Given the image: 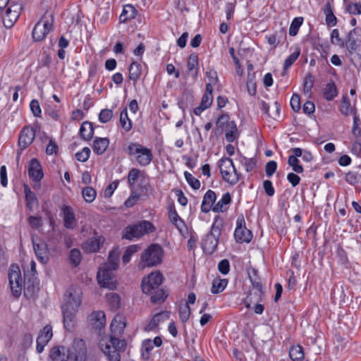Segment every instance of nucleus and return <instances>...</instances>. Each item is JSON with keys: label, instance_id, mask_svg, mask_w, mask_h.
<instances>
[{"label": "nucleus", "instance_id": "obj_1", "mask_svg": "<svg viewBox=\"0 0 361 361\" xmlns=\"http://www.w3.org/2000/svg\"><path fill=\"white\" fill-rule=\"evenodd\" d=\"M126 326L125 318L121 315H116L111 324V335L109 339L99 343L102 351L108 357L109 361H121L120 352L125 350L126 341L119 339L117 336L123 334Z\"/></svg>", "mask_w": 361, "mask_h": 361}, {"label": "nucleus", "instance_id": "obj_2", "mask_svg": "<svg viewBox=\"0 0 361 361\" xmlns=\"http://www.w3.org/2000/svg\"><path fill=\"white\" fill-rule=\"evenodd\" d=\"M82 291L78 286L69 287L64 295V302L61 305L64 328L72 331L75 325V315L82 302Z\"/></svg>", "mask_w": 361, "mask_h": 361}, {"label": "nucleus", "instance_id": "obj_3", "mask_svg": "<svg viewBox=\"0 0 361 361\" xmlns=\"http://www.w3.org/2000/svg\"><path fill=\"white\" fill-rule=\"evenodd\" d=\"M223 226V219L219 216H215L210 231L202 239L201 246L205 254L212 255L216 251Z\"/></svg>", "mask_w": 361, "mask_h": 361}, {"label": "nucleus", "instance_id": "obj_4", "mask_svg": "<svg viewBox=\"0 0 361 361\" xmlns=\"http://www.w3.org/2000/svg\"><path fill=\"white\" fill-rule=\"evenodd\" d=\"M125 152L128 154L131 160H134L142 167L149 165L154 157L151 149L138 142H130L126 148Z\"/></svg>", "mask_w": 361, "mask_h": 361}, {"label": "nucleus", "instance_id": "obj_5", "mask_svg": "<svg viewBox=\"0 0 361 361\" xmlns=\"http://www.w3.org/2000/svg\"><path fill=\"white\" fill-rule=\"evenodd\" d=\"M155 227L149 221H142L141 222L133 225H129L123 231L122 238L132 240L134 238H140L147 233L155 231Z\"/></svg>", "mask_w": 361, "mask_h": 361}, {"label": "nucleus", "instance_id": "obj_6", "mask_svg": "<svg viewBox=\"0 0 361 361\" xmlns=\"http://www.w3.org/2000/svg\"><path fill=\"white\" fill-rule=\"evenodd\" d=\"M219 167L224 180L230 185H235L240 179L241 174L237 171L231 158H221L219 161Z\"/></svg>", "mask_w": 361, "mask_h": 361}, {"label": "nucleus", "instance_id": "obj_7", "mask_svg": "<svg viewBox=\"0 0 361 361\" xmlns=\"http://www.w3.org/2000/svg\"><path fill=\"white\" fill-rule=\"evenodd\" d=\"M163 254L164 251L161 245L152 244L142 254L141 261L144 267H156L161 263Z\"/></svg>", "mask_w": 361, "mask_h": 361}, {"label": "nucleus", "instance_id": "obj_8", "mask_svg": "<svg viewBox=\"0 0 361 361\" xmlns=\"http://www.w3.org/2000/svg\"><path fill=\"white\" fill-rule=\"evenodd\" d=\"M8 281L13 295L18 298L22 293L23 281L18 265L12 264L8 270Z\"/></svg>", "mask_w": 361, "mask_h": 361}, {"label": "nucleus", "instance_id": "obj_9", "mask_svg": "<svg viewBox=\"0 0 361 361\" xmlns=\"http://www.w3.org/2000/svg\"><path fill=\"white\" fill-rule=\"evenodd\" d=\"M39 128V127L37 126L35 127L25 126L22 128L18 136V147L20 148V152H18V155L33 142L36 131Z\"/></svg>", "mask_w": 361, "mask_h": 361}, {"label": "nucleus", "instance_id": "obj_10", "mask_svg": "<svg viewBox=\"0 0 361 361\" xmlns=\"http://www.w3.org/2000/svg\"><path fill=\"white\" fill-rule=\"evenodd\" d=\"M22 10L23 6L21 4L13 2L11 3L6 8V12L2 16L4 25L6 28L12 27L19 18Z\"/></svg>", "mask_w": 361, "mask_h": 361}, {"label": "nucleus", "instance_id": "obj_11", "mask_svg": "<svg viewBox=\"0 0 361 361\" xmlns=\"http://www.w3.org/2000/svg\"><path fill=\"white\" fill-rule=\"evenodd\" d=\"M111 269L100 266L97 272V281L101 287L114 290L116 288V282Z\"/></svg>", "mask_w": 361, "mask_h": 361}, {"label": "nucleus", "instance_id": "obj_12", "mask_svg": "<svg viewBox=\"0 0 361 361\" xmlns=\"http://www.w3.org/2000/svg\"><path fill=\"white\" fill-rule=\"evenodd\" d=\"M53 26V16H51V20L41 19L35 25L32 36L35 42L42 41L46 36L49 34Z\"/></svg>", "mask_w": 361, "mask_h": 361}, {"label": "nucleus", "instance_id": "obj_13", "mask_svg": "<svg viewBox=\"0 0 361 361\" xmlns=\"http://www.w3.org/2000/svg\"><path fill=\"white\" fill-rule=\"evenodd\" d=\"M234 237L238 243H250L252 238L251 231L245 226V221L243 215L238 217L236 220V228L234 232Z\"/></svg>", "mask_w": 361, "mask_h": 361}, {"label": "nucleus", "instance_id": "obj_14", "mask_svg": "<svg viewBox=\"0 0 361 361\" xmlns=\"http://www.w3.org/2000/svg\"><path fill=\"white\" fill-rule=\"evenodd\" d=\"M24 295L27 299L34 298L39 290V280L35 274L24 273L23 281Z\"/></svg>", "mask_w": 361, "mask_h": 361}, {"label": "nucleus", "instance_id": "obj_15", "mask_svg": "<svg viewBox=\"0 0 361 361\" xmlns=\"http://www.w3.org/2000/svg\"><path fill=\"white\" fill-rule=\"evenodd\" d=\"M163 281V275L159 271L152 272L147 276L144 278L142 281V290L145 294L151 293L154 289H157Z\"/></svg>", "mask_w": 361, "mask_h": 361}, {"label": "nucleus", "instance_id": "obj_16", "mask_svg": "<svg viewBox=\"0 0 361 361\" xmlns=\"http://www.w3.org/2000/svg\"><path fill=\"white\" fill-rule=\"evenodd\" d=\"M28 176L35 183L33 185L35 189L39 188L40 184L39 183L44 177L42 166L39 161L36 159H32L29 162L28 166Z\"/></svg>", "mask_w": 361, "mask_h": 361}, {"label": "nucleus", "instance_id": "obj_17", "mask_svg": "<svg viewBox=\"0 0 361 361\" xmlns=\"http://www.w3.org/2000/svg\"><path fill=\"white\" fill-rule=\"evenodd\" d=\"M69 354L73 361H86L87 347L85 342L82 339H75Z\"/></svg>", "mask_w": 361, "mask_h": 361}, {"label": "nucleus", "instance_id": "obj_18", "mask_svg": "<svg viewBox=\"0 0 361 361\" xmlns=\"http://www.w3.org/2000/svg\"><path fill=\"white\" fill-rule=\"evenodd\" d=\"M33 249L37 259L42 264H47L49 262V248L47 244L41 239L35 240L32 238Z\"/></svg>", "mask_w": 361, "mask_h": 361}, {"label": "nucleus", "instance_id": "obj_19", "mask_svg": "<svg viewBox=\"0 0 361 361\" xmlns=\"http://www.w3.org/2000/svg\"><path fill=\"white\" fill-rule=\"evenodd\" d=\"M53 336L52 327L50 325H46L42 330L40 331L37 338L36 350L38 353L44 351V347Z\"/></svg>", "mask_w": 361, "mask_h": 361}, {"label": "nucleus", "instance_id": "obj_20", "mask_svg": "<svg viewBox=\"0 0 361 361\" xmlns=\"http://www.w3.org/2000/svg\"><path fill=\"white\" fill-rule=\"evenodd\" d=\"M69 357V350L65 346L56 345L51 348L48 361H67Z\"/></svg>", "mask_w": 361, "mask_h": 361}, {"label": "nucleus", "instance_id": "obj_21", "mask_svg": "<svg viewBox=\"0 0 361 361\" xmlns=\"http://www.w3.org/2000/svg\"><path fill=\"white\" fill-rule=\"evenodd\" d=\"M216 194L212 190H208L203 196L201 204V212L208 213L211 210L214 212V207L216 200Z\"/></svg>", "mask_w": 361, "mask_h": 361}, {"label": "nucleus", "instance_id": "obj_22", "mask_svg": "<svg viewBox=\"0 0 361 361\" xmlns=\"http://www.w3.org/2000/svg\"><path fill=\"white\" fill-rule=\"evenodd\" d=\"M61 212L64 226L68 229H73L76 225V219L73 209L70 206L63 205Z\"/></svg>", "mask_w": 361, "mask_h": 361}, {"label": "nucleus", "instance_id": "obj_23", "mask_svg": "<svg viewBox=\"0 0 361 361\" xmlns=\"http://www.w3.org/2000/svg\"><path fill=\"white\" fill-rule=\"evenodd\" d=\"M23 189L26 202V207L29 211L32 212L34 207L38 205V200L35 193L31 190L27 184L23 185Z\"/></svg>", "mask_w": 361, "mask_h": 361}, {"label": "nucleus", "instance_id": "obj_24", "mask_svg": "<svg viewBox=\"0 0 361 361\" xmlns=\"http://www.w3.org/2000/svg\"><path fill=\"white\" fill-rule=\"evenodd\" d=\"M110 141L107 137H96L94 140L92 149L97 155L103 154L109 145Z\"/></svg>", "mask_w": 361, "mask_h": 361}, {"label": "nucleus", "instance_id": "obj_25", "mask_svg": "<svg viewBox=\"0 0 361 361\" xmlns=\"http://www.w3.org/2000/svg\"><path fill=\"white\" fill-rule=\"evenodd\" d=\"M198 63L197 54L195 53L190 54L187 62V67L189 74L195 80L197 79L199 73Z\"/></svg>", "mask_w": 361, "mask_h": 361}, {"label": "nucleus", "instance_id": "obj_26", "mask_svg": "<svg viewBox=\"0 0 361 361\" xmlns=\"http://www.w3.org/2000/svg\"><path fill=\"white\" fill-rule=\"evenodd\" d=\"M104 240L102 236L91 238L84 243L83 248L88 252H96L99 250Z\"/></svg>", "mask_w": 361, "mask_h": 361}, {"label": "nucleus", "instance_id": "obj_27", "mask_svg": "<svg viewBox=\"0 0 361 361\" xmlns=\"http://www.w3.org/2000/svg\"><path fill=\"white\" fill-rule=\"evenodd\" d=\"M170 317V313L169 312H160L156 314L149 324L145 326V330L146 331H151L156 329L159 324L167 319Z\"/></svg>", "mask_w": 361, "mask_h": 361}, {"label": "nucleus", "instance_id": "obj_28", "mask_svg": "<svg viewBox=\"0 0 361 361\" xmlns=\"http://www.w3.org/2000/svg\"><path fill=\"white\" fill-rule=\"evenodd\" d=\"M232 197L229 192L224 193L221 198L215 204L214 212L224 213L228 209V205L231 203Z\"/></svg>", "mask_w": 361, "mask_h": 361}, {"label": "nucleus", "instance_id": "obj_29", "mask_svg": "<svg viewBox=\"0 0 361 361\" xmlns=\"http://www.w3.org/2000/svg\"><path fill=\"white\" fill-rule=\"evenodd\" d=\"M324 98L327 101H332L338 96V91L333 80H330L322 90Z\"/></svg>", "mask_w": 361, "mask_h": 361}, {"label": "nucleus", "instance_id": "obj_30", "mask_svg": "<svg viewBox=\"0 0 361 361\" xmlns=\"http://www.w3.org/2000/svg\"><path fill=\"white\" fill-rule=\"evenodd\" d=\"M263 295L264 291L262 288L260 290H255L254 292L250 290V293L243 300V303L245 307L250 309L252 303L262 302Z\"/></svg>", "mask_w": 361, "mask_h": 361}, {"label": "nucleus", "instance_id": "obj_31", "mask_svg": "<svg viewBox=\"0 0 361 361\" xmlns=\"http://www.w3.org/2000/svg\"><path fill=\"white\" fill-rule=\"evenodd\" d=\"M79 134L83 140H90L94 135V128L92 123L89 121L83 122L80 126Z\"/></svg>", "mask_w": 361, "mask_h": 361}, {"label": "nucleus", "instance_id": "obj_32", "mask_svg": "<svg viewBox=\"0 0 361 361\" xmlns=\"http://www.w3.org/2000/svg\"><path fill=\"white\" fill-rule=\"evenodd\" d=\"M249 279L252 283V288L255 290L262 288V280L259 276L258 270L254 267H250L247 269Z\"/></svg>", "mask_w": 361, "mask_h": 361}, {"label": "nucleus", "instance_id": "obj_33", "mask_svg": "<svg viewBox=\"0 0 361 361\" xmlns=\"http://www.w3.org/2000/svg\"><path fill=\"white\" fill-rule=\"evenodd\" d=\"M137 10L130 4L125 5L119 17L120 23H126L135 18Z\"/></svg>", "mask_w": 361, "mask_h": 361}, {"label": "nucleus", "instance_id": "obj_34", "mask_svg": "<svg viewBox=\"0 0 361 361\" xmlns=\"http://www.w3.org/2000/svg\"><path fill=\"white\" fill-rule=\"evenodd\" d=\"M119 265V253L116 250H111L108 256L106 262L102 264V266L116 271Z\"/></svg>", "mask_w": 361, "mask_h": 361}, {"label": "nucleus", "instance_id": "obj_35", "mask_svg": "<svg viewBox=\"0 0 361 361\" xmlns=\"http://www.w3.org/2000/svg\"><path fill=\"white\" fill-rule=\"evenodd\" d=\"M128 71L129 79L133 80V85H135L141 75L142 66L139 63L133 61L128 68Z\"/></svg>", "mask_w": 361, "mask_h": 361}, {"label": "nucleus", "instance_id": "obj_36", "mask_svg": "<svg viewBox=\"0 0 361 361\" xmlns=\"http://www.w3.org/2000/svg\"><path fill=\"white\" fill-rule=\"evenodd\" d=\"M323 11L325 15V20L327 26H335L337 24V18L334 14L333 9L329 2H327L324 5Z\"/></svg>", "mask_w": 361, "mask_h": 361}, {"label": "nucleus", "instance_id": "obj_37", "mask_svg": "<svg viewBox=\"0 0 361 361\" xmlns=\"http://www.w3.org/2000/svg\"><path fill=\"white\" fill-rule=\"evenodd\" d=\"M345 10L350 15L356 16L361 15V3L352 2L350 0H343Z\"/></svg>", "mask_w": 361, "mask_h": 361}, {"label": "nucleus", "instance_id": "obj_38", "mask_svg": "<svg viewBox=\"0 0 361 361\" xmlns=\"http://www.w3.org/2000/svg\"><path fill=\"white\" fill-rule=\"evenodd\" d=\"M226 131V139L229 142H233L238 137V128L235 121L231 123L224 129Z\"/></svg>", "mask_w": 361, "mask_h": 361}, {"label": "nucleus", "instance_id": "obj_39", "mask_svg": "<svg viewBox=\"0 0 361 361\" xmlns=\"http://www.w3.org/2000/svg\"><path fill=\"white\" fill-rule=\"evenodd\" d=\"M228 279L216 278L212 281L211 292L213 294H218L224 290L228 284Z\"/></svg>", "mask_w": 361, "mask_h": 361}, {"label": "nucleus", "instance_id": "obj_40", "mask_svg": "<svg viewBox=\"0 0 361 361\" xmlns=\"http://www.w3.org/2000/svg\"><path fill=\"white\" fill-rule=\"evenodd\" d=\"M360 41L357 37H355L347 35L345 43L350 55H352L360 47Z\"/></svg>", "mask_w": 361, "mask_h": 361}, {"label": "nucleus", "instance_id": "obj_41", "mask_svg": "<svg viewBox=\"0 0 361 361\" xmlns=\"http://www.w3.org/2000/svg\"><path fill=\"white\" fill-rule=\"evenodd\" d=\"M151 302L152 303H159L164 302L168 297V293L162 288L154 289L151 293Z\"/></svg>", "mask_w": 361, "mask_h": 361}, {"label": "nucleus", "instance_id": "obj_42", "mask_svg": "<svg viewBox=\"0 0 361 361\" xmlns=\"http://www.w3.org/2000/svg\"><path fill=\"white\" fill-rule=\"evenodd\" d=\"M289 356L293 361H301L304 359L303 348L301 345H293L290 348Z\"/></svg>", "mask_w": 361, "mask_h": 361}, {"label": "nucleus", "instance_id": "obj_43", "mask_svg": "<svg viewBox=\"0 0 361 361\" xmlns=\"http://www.w3.org/2000/svg\"><path fill=\"white\" fill-rule=\"evenodd\" d=\"M351 104L349 97L347 94L343 95L341 102L339 106V111L345 116H348L351 114Z\"/></svg>", "mask_w": 361, "mask_h": 361}, {"label": "nucleus", "instance_id": "obj_44", "mask_svg": "<svg viewBox=\"0 0 361 361\" xmlns=\"http://www.w3.org/2000/svg\"><path fill=\"white\" fill-rule=\"evenodd\" d=\"M153 348L154 346L151 339H146L142 341L141 355L144 360L147 361L149 359L150 353Z\"/></svg>", "mask_w": 361, "mask_h": 361}, {"label": "nucleus", "instance_id": "obj_45", "mask_svg": "<svg viewBox=\"0 0 361 361\" xmlns=\"http://www.w3.org/2000/svg\"><path fill=\"white\" fill-rule=\"evenodd\" d=\"M143 174L144 173L137 168L130 169L127 176L129 187L133 188L138 178Z\"/></svg>", "mask_w": 361, "mask_h": 361}, {"label": "nucleus", "instance_id": "obj_46", "mask_svg": "<svg viewBox=\"0 0 361 361\" xmlns=\"http://www.w3.org/2000/svg\"><path fill=\"white\" fill-rule=\"evenodd\" d=\"M91 320L94 322V325L97 327H102L106 323V317L103 311H94L92 313Z\"/></svg>", "mask_w": 361, "mask_h": 361}, {"label": "nucleus", "instance_id": "obj_47", "mask_svg": "<svg viewBox=\"0 0 361 361\" xmlns=\"http://www.w3.org/2000/svg\"><path fill=\"white\" fill-rule=\"evenodd\" d=\"M120 123L121 127L126 131L128 132L132 128V122L128 116L127 108L125 107L120 114Z\"/></svg>", "mask_w": 361, "mask_h": 361}, {"label": "nucleus", "instance_id": "obj_48", "mask_svg": "<svg viewBox=\"0 0 361 361\" xmlns=\"http://www.w3.org/2000/svg\"><path fill=\"white\" fill-rule=\"evenodd\" d=\"M140 247L137 245H131L126 247L123 257L122 262L124 264H127L131 259V257L139 251Z\"/></svg>", "mask_w": 361, "mask_h": 361}, {"label": "nucleus", "instance_id": "obj_49", "mask_svg": "<svg viewBox=\"0 0 361 361\" xmlns=\"http://www.w3.org/2000/svg\"><path fill=\"white\" fill-rule=\"evenodd\" d=\"M247 88L250 95L255 96L257 92L255 73H249L247 78Z\"/></svg>", "mask_w": 361, "mask_h": 361}, {"label": "nucleus", "instance_id": "obj_50", "mask_svg": "<svg viewBox=\"0 0 361 361\" xmlns=\"http://www.w3.org/2000/svg\"><path fill=\"white\" fill-rule=\"evenodd\" d=\"M240 162L244 166L247 173L251 172L257 166V160L255 158H247L244 156H241Z\"/></svg>", "mask_w": 361, "mask_h": 361}, {"label": "nucleus", "instance_id": "obj_51", "mask_svg": "<svg viewBox=\"0 0 361 361\" xmlns=\"http://www.w3.org/2000/svg\"><path fill=\"white\" fill-rule=\"evenodd\" d=\"M345 180L348 184L355 186L361 180V174L356 171H350L345 174Z\"/></svg>", "mask_w": 361, "mask_h": 361}, {"label": "nucleus", "instance_id": "obj_52", "mask_svg": "<svg viewBox=\"0 0 361 361\" xmlns=\"http://www.w3.org/2000/svg\"><path fill=\"white\" fill-rule=\"evenodd\" d=\"M82 195L86 202H92L97 196L96 190L92 187H85L82 190Z\"/></svg>", "mask_w": 361, "mask_h": 361}, {"label": "nucleus", "instance_id": "obj_53", "mask_svg": "<svg viewBox=\"0 0 361 361\" xmlns=\"http://www.w3.org/2000/svg\"><path fill=\"white\" fill-rule=\"evenodd\" d=\"M331 42L332 44L343 48L345 45V41L341 38L338 29H334L331 32Z\"/></svg>", "mask_w": 361, "mask_h": 361}, {"label": "nucleus", "instance_id": "obj_54", "mask_svg": "<svg viewBox=\"0 0 361 361\" xmlns=\"http://www.w3.org/2000/svg\"><path fill=\"white\" fill-rule=\"evenodd\" d=\"M303 23V18L302 17H296L295 18L290 25L289 27V35L290 36H295L299 30V28L302 25Z\"/></svg>", "mask_w": 361, "mask_h": 361}, {"label": "nucleus", "instance_id": "obj_55", "mask_svg": "<svg viewBox=\"0 0 361 361\" xmlns=\"http://www.w3.org/2000/svg\"><path fill=\"white\" fill-rule=\"evenodd\" d=\"M300 54V48L297 47L295 51L291 54L284 61L283 63V70H287L295 62Z\"/></svg>", "mask_w": 361, "mask_h": 361}, {"label": "nucleus", "instance_id": "obj_56", "mask_svg": "<svg viewBox=\"0 0 361 361\" xmlns=\"http://www.w3.org/2000/svg\"><path fill=\"white\" fill-rule=\"evenodd\" d=\"M193 102V96L190 93H184L178 104L180 109L185 111L188 108L189 104Z\"/></svg>", "mask_w": 361, "mask_h": 361}, {"label": "nucleus", "instance_id": "obj_57", "mask_svg": "<svg viewBox=\"0 0 361 361\" xmlns=\"http://www.w3.org/2000/svg\"><path fill=\"white\" fill-rule=\"evenodd\" d=\"M69 260L73 267H78L81 262V253L78 249H72L69 254Z\"/></svg>", "mask_w": 361, "mask_h": 361}, {"label": "nucleus", "instance_id": "obj_58", "mask_svg": "<svg viewBox=\"0 0 361 361\" xmlns=\"http://www.w3.org/2000/svg\"><path fill=\"white\" fill-rule=\"evenodd\" d=\"M230 117L228 114H221L216 122V126L218 130L222 131L230 123Z\"/></svg>", "mask_w": 361, "mask_h": 361}, {"label": "nucleus", "instance_id": "obj_59", "mask_svg": "<svg viewBox=\"0 0 361 361\" xmlns=\"http://www.w3.org/2000/svg\"><path fill=\"white\" fill-rule=\"evenodd\" d=\"M288 164L295 173H301L303 172V167L300 164V161L295 157H288Z\"/></svg>", "mask_w": 361, "mask_h": 361}, {"label": "nucleus", "instance_id": "obj_60", "mask_svg": "<svg viewBox=\"0 0 361 361\" xmlns=\"http://www.w3.org/2000/svg\"><path fill=\"white\" fill-rule=\"evenodd\" d=\"M107 300L112 309L117 310L120 307V297L117 293H111L106 295Z\"/></svg>", "mask_w": 361, "mask_h": 361}, {"label": "nucleus", "instance_id": "obj_61", "mask_svg": "<svg viewBox=\"0 0 361 361\" xmlns=\"http://www.w3.org/2000/svg\"><path fill=\"white\" fill-rule=\"evenodd\" d=\"M179 317L183 323H186L190 316V307L188 304L179 307Z\"/></svg>", "mask_w": 361, "mask_h": 361}, {"label": "nucleus", "instance_id": "obj_62", "mask_svg": "<svg viewBox=\"0 0 361 361\" xmlns=\"http://www.w3.org/2000/svg\"><path fill=\"white\" fill-rule=\"evenodd\" d=\"M184 176L186 181L194 190H198L200 188V182L198 179L195 178L190 173L185 171Z\"/></svg>", "mask_w": 361, "mask_h": 361}, {"label": "nucleus", "instance_id": "obj_63", "mask_svg": "<svg viewBox=\"0 0 361 361\" xmlns=\"http://www.w3.org/2000/svg\"><path fill=\"white\" fill-rule=\"evenodd\" d=\"M99 121L102 123H106L113 117V111L109 109H102L99 114Z\"/></svg>", "mask_w": 361, "mask_h": 361}, {"label": "nucleus", "instance_id": "obj_64", "mask_svg": "<svg viewBox=\"0 0 361 361\" xmlns=\"http://www.w3.org/2000/svg\"><path fill=\"white\" fill-rule=\"evenodd\" d=\"M90 153V149L85 147L80 152L75 154V158L78 161L85 162L88 160Z\"/></svg>", "mask_w": 361, "mask_h": 361}]
</instances>
